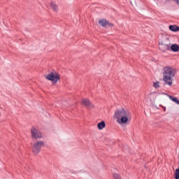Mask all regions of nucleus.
Returning a JSON list of instances; mask_svg holds the SVG:
<instances>
[{"mask_svg": "<svg viewBox=\"0 0 179 179\" xmlns=\"http://www.w3.org/2000/svg\"><path fill=\"white\" fill-rule=\"evenodd\" d=\"M113 118L114 120H116V122L120 125H125L131 122V120H132V115L129 111L124 108H120L115 111Z\"/></svg>", "mask_w": 179, "mask_h": 179, "instance_id": "1", "label": "nucleus"}, {"mask_svg": "<svg viewBox=\"0 0 179 179\" xmlns=\"http://www.w3.org/2000/svg\"><path fill=\"white\" fill-rule=\"evenodd\" d=\"M97 128L99 130L103 129V128H106V122L104 121H101L97 124Z\"/></svg>", "mask_w": 179, "mask_h": 179, "instance_id": "12", "label": "nucleus"}, {"mask_svg": "<svg viewBox=\"0 0 179 179\" xmlns=\"http://www.w3.org/2000/svg\"><path fill=\"white\" fill-rule=\"evenodd\" d=\"M169 30H171V31H179V27H178L177 25H170Z\"/></svg>", "mask_w": 179, "mask_h": 179, "instance_id": "13", "label": "nucleus"}, {"mask_svg": "<svg viewBox=\"0 0 179 179\" xmlns=\"http://www.w3.org/2000/svg\"><path fill=\"white\" fill-rule=\"evenodd\" d=\"M159 50H161L162 52H166V51H170L171 42L169 38H166L165 40H163L159 43Z\"/></svg>", "mask_w": 179, "mask_h": 179, "instance_id": "4", "label": "nucleus"}, {"mask_svg": "<svg viewBox=\"0 0 179 179\" xmlns=\"http://www.w3.org/2000/svg\"><path fill=\"white\" fill-rule=\"evenodd\" d=\"M170 51H173V52H178V51H179V45L171 43Z\"/></svg>", "mask_w": 179, "mask_h": 179, "instance_id": "10", "label": "nucleus"}, {"mask_svg": "<svg viewBox=\"0 0 179 179\" xmlns=\"http://www.w3.org/2000/svg\"><path fill=\"white\" fill-rule=\"evenodd\" d=\"M164 111H166V108H164Z\"/></svg>", "mask_w": 179, "mask_h": 179, "instance_id": "18", "label": "nucleus"}, {"mask_svg": "<svg viewBox=\"0 0 179 179\" xmlns=\"http://www.w3.org/2000/svg\"><path fill=\"white\" fill-rule=\"evenodd\" d=\"M177 3L179 4V0H177Z\"/></svg>", "mask_w": 179, "mask_h": 179, "instance_id": "17", "label": "nucleus"}, {"mask_svg": "<svg viewBox=\"0 0 179 179\" xmlns=\"http://www.w3.org/2000/svg\"><path fill=\"white\" fill-rule=\"evenodd\" d=\"M44 145V141H37L34 143L32 145V152L34 155H38L41 150V148H43Z\"/></svg>", "mask_w": 179, "mask_h": 179, "instance_id": "5", "label": "nucleus"}, {"mask_svg": "<svg viewBox=\"0 0 179 179\" xmlns=\"http://www.w3.org/2000/svg\"><path fill=\"white\" fill-rule=\"evenodd\" d=\"M176 73H177V70H176V69L170 66L164 67L163 80L165 85H168V86H171V85H173V78L176 76Z\"/></svg>", "mask_w": 179, "mask_h": 179, "instance_id": "2", "label": "nucleus"}, {"mask_svg": "<svg viewBox=\"0 0 179 179\" xmlns=\"http://www.w3.org/2000/svg\"><path fill=\"white\" fill-rule=\"evenodd\" d=\"M153 87H155V89H157V87H160V83L157 81L154 83Z\"/></svg>", "mask_w": 179, "mask_h": 179, "instance_id": "14", "label": "nucleus"}, {"mask_svg": "<svg viewBox=\"0 0 179 179\" xmlns=\"http://www.w3.org/2000/svg\"><path fill=\"white\" fill-rule=\"evenodd\" d=\"M31 135L33 139H41V138H43V134H41V131L36 129L34 127H32L31 129Z\"/></svg>", "mask_w": 179, "mask_h": 179, "instance_id": "6", "label": "nucleus"}, {"mask_svg": "<svg viewBox=\"0 0 179 179\" xmlns=\"http://www.w3.org/2000/svg\"><path fill=\"white\" fill-rule=\"evenodd\" d=\"M99 24H100V26H102V27H113V24L110 23L106 20H99Z\"/></svg>", "mask_w": 179, "mask_h": 179, "instance_id": "7", "label": "nucleus"}, {"mask_svg": "<svg viewBox=\"0 0 179 179\" xmlns=\"http://www.w3.org/2000/svg\"><path fill=\"white\" fill-rule=\"evenodd\" d=\"M176 179H179V169L176 170Z\"/></svg>", "mask_w": 179, "mask_h": 179, "instance_id": "15", "label": "nucleus"}, {"mask_svg": "<svg viewBox=\"0 0 179 179\" xmlns=\"http://www.w3.org/2000/svg\"><path fill=\"white\" fill-rule=\"evenodd\" d=\"M163 94H164L165 96H168V97H169L170 100H171L172 101H173V103H176V104H178L179 106V100H178L176 97H173L171 95H169L166 93H163Z\"/></svg>", "mask_w": 179, "mask_h": 179, "instance_id": "11", "label": "nucleus"}, {"mask_svg": "<svg viewBox=\"0 0 179 179\" xmlns=\"http://www.w3.org/2000/svg\"><path fill=\"white\" fill-rule=\"evenodd\" d=\"M46 79L50 80L52 83V85H55L56 83H58L59 80H61V75H59V73H57L56 71L51 72L48 74Z\"/></svg>", "mask_w": 179, "mask_h": 179, "instance_id": "3", "label": "nucleus"}, {"mask_svg": "<svg viewBox=\"0 0 179 179\" xmlns=\"http://www.w3.org/2000/svg\"><path fill=\"white\" fill-rule=\"evenodd\" d=\"M113 178H114L115 179H121V176H120L118 175V173H114V174H113Z\"/></svg>", "mask_w": 179, "mask_h": 179, "instance_id": "16", "label": "nucleus"}, {"mask_svg": "<svg viewBox=\"0 0 179 179\" xmlns=\"http://www.w3.org/2000/svg\"><path fill=\"white\" fill-rule=\"evenodd\" d=\"M0 117H1V112H0Z\"/></svg>", "mask_w": 179, "mask_h": 179, "instance_id": "19", "label": "nucleus"}, {"mask_svg": "<svg viewBox=\"0 0 179 179\" xmlns=\"http://www.w3.org/2000/svg\"><path fill=\"white\" fill-rule=\"evenodd\" d=\"M81 104H83V106H85V107H88V108H93V107H94V106L92 104V102H90V101L87 99H83Z\"/></svg>", "mask_w": 179, "mask_h": 179, "instance_id": "8", "label": "nucleus"}, {"mask_svg": "<svg viewBox=\"0 0 179 179\" xmlns=\"http://www.w3.org/2000/svg\"><path fill=\"white\" fill-rule=\"evenodd\" d=\"M50 9H52L54 12H58L59 10V8H58V5L56 4L55 2L52 1L50 4Z\"/></svg>", "mask_w": 179, "mask_h": 179, "instance_id": "9", "label": "nucleus"}]
</instances>
